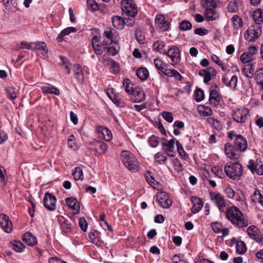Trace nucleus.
<instances>
[{
  "instance_id": "f257e3e1",
  "label": "nucleus",
  "mask_w": 263,
  "mask_h": 263,
  "mask_svg": "<svg viewBox=\"0 0 263 263\" xmlns=\"http://www.w3.org/2000/svg\"><path fill=\"white\" fill-rule=\"evenodd\" d=\"M227 218L235 227L242 228L248 225V220L246 219L242 213L236 207L231 206L226 213Z\"/></svg>"
},
{
  "instance_id": "f03ea898",
  "label": "nucleus",
  "mask_w": 263,
  "mask_h": 263,
  "mask_svg": "<svg viewBox=\"0 0 263 263\" xmlns=\"http://www.w3.org/2000/svg\"><path fill=\"white\" fill-rule=\"evenodd\" d=\"M121 159L124 165L130 171L137 172L139 170L138 162L134 155L129 151H123Z\"/></svg>"
},
{
  "instance_id": "7ed1b4c3",
  "label": "nucleus",
  "mask_w": 263,
  "mask_h": 263,
  "mask_svg": "<svg viewBox=\"0 0 263 263\" xmlns=\"http://www.w3.org/2000/svg\"><path fill=\"white\" fill-rule=\"evenodd\" d=\"M119 34L116 30L111 27H107L104 30L102 37V46L103 48H106V46L111 45L112 44H118L119 42Z\"/></svg>"
},
{
  "instance_id": "20e7f679",
  "label": "nucleus",
  "mask_w": 263,
  "mask_h": 263,
  "mask_svg": "<svg viewBox=\"0 0 263 263\" xmlns=\"http://www.w3.org/2000/svg\"><path fill=\"white\" fill-rule=\"evenodd\" d=\"M224 171L227 176L231 179H238L242 174V167L240 163H227Z\"/></svg>"
},
{
  "instance_id": "39448f33",
  "label": "nucleus",
  "mask_w": 263,
  "mask_h": 263,
  "mask_svg": "<svg viewBox=\"0 0 263 263\" xmlns=\"http://www.w3.org/2000/svg\"><path fill=\"white\" fill-rule=\"evenodd\" d=\"M121 9L126 15L134 17L138 13L137 6L133 0H122Z\"/></svg>"
},
{
  "instance_id": "423d86ee",
  "label": "nucleus",
  "mask_w": 263,
  "mask_h": 263,
  "mask_svg": "<svg viewBox=\"0 0 263 263\" xmlns=\"http://www.w3.org/2000/svg\"><path fill=\"white\" fill-rule=\"evenodd\" d=\"M261 27L260 24H253L245 33L246 40L249 42L255 41L261 35Z\"/></svg>"
},
{
  "instance_id": "0eeeda50",
  "label": "nucleus",
  "mask_w": 263,
  "mask_h": 263,
  "mask_svg": "<svg viewBox=\"0 0 263 263\" xmlns=\"http://www.w3.org/2000/svg\"><path fill=\"white\" fill-rule=\"evenodd\" d=\"M247 232L251 239H254L259 245L263 246V235L256 227L254 226L249 227Z\"/></svg>"
},
{
  "instance_id": "6e6552de",
  "label": "nucleus",
  "mask_w": 263,
  "mask_h": 263,
  "mask_svg": "<svg viewBox=\"0 0 263 263\" xmlns=\"http://www.w3.org/2000/svg\"><path fill=\"white\" fill-rule=\"evenodd\" d=\"M210 197L211 200L216 205L218 209L222 212H224L226 203L223 197L218 193L211 192L210 193Z\"/></svg>"
},
{
  "instance_id": "1a4fd4ad",
  "label": "nucleus",
  "mask_w": 263,
  "mask_h": 263,
  "mask_svg": "<svg viewBox=\"0 0 263 263\" xmlns=\"http://www.w3.org/2000/svg\"><path fill=\"white\" fill-rule=\"evenodd\" d=\"M248 113V110L245 108H237L233 111L232 117L238 123H244Z\"/></svg>"
},
{
  "instance_id": "9d476101",
  "label": "nucleus",
  "mask_w": 263,
  "mask_h": 263,
  "mask_svg": "<svg viewBox=\"0 0 263 263\" xmlns=\"http://www.w3.org/2000/svg\"><path fill=\"white\" fill-rule=\"evenodd\" d=\"M156 197L162 208L166 209L172 205V200L169 198L168 195L166 192H161L158 193L157 194Z\"/></svg>"
},
{
  "instance_id": "9b49d317",
  "label": "nucleus",
  "mask_w": 263,
  "mask_h": 263,
  "mask_svg": "<svg viewBox=\"0 0 263 263\" xmlns=\"http://www.w3.org/2000/svg\"><path fill=\"white\" fill-rule=\"evenodd\" d=\"M90 149L95 151L99 155L105 154L107 150L106 144L100 140H93L90 143Z\"/></svg>"
},
{
  "instance_id": "f8f14e48",
  "label": "nucleus",
  "mask_w": 263,
  "mask_h": 263,
  "mask_svg": "<svg viewBox=\"0 0 263 263\" xmlns=\"http://www.w3.org/2000/svg\"><path fill=\"white\" fill-rule=\"evenodd\" d=\"M57 199L50 193H46L44 197L45 207L49 211H54L55 209Z\"/></svg>"
},
{
  "instance_id": "ddd939ff",
  "label": "nucleus",
  "mask_w": 263,
  "mask_h": 263,
  "mask_svg": "<svg viewBox=\"0 0 263 263\" xmlns=\"http://www.w3.org/2000/svg\"><path fill=\"white\" fill-rule=\"evenodd\" d=\"M234 145L236 149L239 150L240 152L246 151L248 147L247 140L241 135H236Z\"/></svg>"
},
{
  "instance_id": "4468645a",
  "label": "nucleus",
  "mask_w": 263,
  "mask_h": 263,
  "mask_svg": "<svg viewBox=\"0 0 263 263\" xmlns=\"http://www.w3.org/2000/svg\"><path fill=\"white\" fill-rule=\"evenodd\" d=\"M166 54L170 58L174 64H177L180 61V52L179 49L176 46L170 48Z\"/></svg>"
},
{
  "instance_id": "2eb2a0df",
  "label": "nucleus",
  "mask_w": 263,
  "mask_h": 263,
  "mask_svg": "<svg viewBox=\"0 0 263 263\" xmlns=\"http://www.w3.org/2000/svg\"><path fill=\"white\" fill-rule=\"evenodd\" d=\"M98 136L100 138H103L106 141H110L112 139L111 132L106 127L99 126L96 128Z\"/></svg>"
},
{
  "instance_id": "dca6fc26",
  "label": "nucleus",
  "mask_w": 263,
  "mask_h": 263,
  "mask_svg": "<svg viewBox=\"0 0 263 263\" xmlns=\"http://www.w3.org/2000/svg\"><path fill=\"white\" fill-rule=\"evenodd\" d=\"M1 228L8 233H11L13 229L12 221L7 215L4 214H1Z\"/></svg>"
},
{
  "instance_id": "f3484780",
  "label": "nucleus",
  "mask_w": 263,
  "mask_h": 263,
  "mask_svg": "<svg viewBox=\"0 0 263 263\" xmlns=\"http://www.w3.org/2000/svg\"><path fill=\"white\" fill-rule=\"evenodd\" d=\"M216 70L212 67L199 71V74L204 78L203 82L205 83L209 82L212 79V77L216 75Z\"/></svg>"
},
{
  "instance_id": "a211bd4d",
  "label": "nucleus",
  "mask_w": 263,
  "mask_h": 263,
  "mask_svg": "<svg viewBox=\"0 0 263 263\" xmlns=\"http://www.w3.org/2000/svg\"><path fill=\"white\" fill-rule=\"evenodd\" d=\"M156 26L162 31H166L170 27V23L165 21V18L162 14L157 15L155 18Z\"/></svg>"
},
{
  "instance_id": "6ab92c4d",
  "label": "nucleus",
  "mask_w": 263,
  "mask_h": 263,
  "mask_svg": "<svg viewBox=\"0 0 263 263\" xmlns=\"http://www.w3.org/2000/svg\"><path fill=\"white\" fill-rule=\"evenodd\" d=\"M247 167L253 173L258 175H263V167L261 164L254 163V161L251 160L247 164Z\"/></svg>"
},
{
  "instance_id": "aec40b11",
  "label": "nucleus",
  "mask_w": 263,
  "mask_h": 263,
  "mask_svg": "<svg viewBox=\"0 0 263 263\" xmlns=\"http://www.w3.org/2000/svg\"><path fill=\"white\" fill-rule=\"evenodd\" d=\"M131 95H132V100L135 102H141L145 98V94L143 90L139 87H135Z\"/></svg>"
},
{
  "instance_id": "412c9836",
  "label": "nucleus",
  "mask_w": 263,
  "mask_h": 263,
  "mask_svg": "<svg viewBox=\"0 0 263 263\" xmlns=\"http://www.w3.org/2000/svg\"><path fill=\"white\" fill-rule=\"evenodd\" d=\"M237 77L233 75L230 77L229 74H226L222 78L223 82L227 86L235 88L237 83Z\"/></svg>"
},
{
  "instance_id": "4be33fe9",
  "label": "nucleus",
  "mask_w": 263,
  "mask_h": 263,
  "mask_svg": "<svg viewBox=\"0 0 263 263\" xmlns=\"http://www.w3.org/2000/svg\"><path fill=\"white\" fill-rule=\"evenodd\" d=\"M191 201L193 203V206L191 209L192 212L193 214H196L202 208L203 203L199 198L195 197L191 198Z\"/></svg>"
},
{
  "instance_id": "5701e85b",
  "label": "nucleus",
  "mask_w": 263,
  "mask_h": 263,
  "mask_svg": "<svg viewBox=\"0 0 263 263\" xmlns=\"http://www.w3.org/2000/svg\"><path fill=\"white\" fill-rule=\"evenodd\" d=\"M32 45V49L41 51V53L44 57H47L48 51L47 49V46L44 42H37L36 43H33Z\"/></svg>"
},
{
  "instance_id": "b1692460",
  "label": "nucleus",
  "mask_w": 263,
  "mask_h": 263,
  "mask_svg": "<svg viewBox=\"0 0 263 263\" xmlns=\"http://www.w3.org/2000/svg\"><path fill=\"white\" fill-rule=\"evenodd\" d=\"M224 152L227 157L231 159H237L238 158V155L236 154L234 147L230 143H226Z\"/></svg>"
},
{
  "instance_id": "393cba45",
  "label": "nucleus",
  "mask_w": 263,
  "mask_h": 263,
  "mask_svg": "<svg viewBox=\"0 0 263 263\" xmlns=\"http://www.w3.org/2000/svg\"><path fill=\"white\" fill-rule=\"evenodd\" d=\"M23 241L28 246H33L37 243V239L30 232H27L23 236Z\"/></svg>"
},
{
  "instance_id": "a878e982",
  "label": "nucleus",
  "mask_w": 263,
  "mask_h": 263,
  "mask_svg": "<svg viewBox=\"0 0 263 263\" xmlns=\"http://www.w3.org/2000/svg\"><path fill=\"white\" fill-rule=\"evenodd\" d=\"M99 42L100 39L97 36L95 35L92 38V46L95 52L98 55H101L103 52V50Z\"/></svg>"
},
{
  "instance_id": "bb28decb",
  "label": "nucleus",
  "mask_w": 263,
  "mask_h": 263,
  "mask_svg": "<svg viewBox=\"0 0 263 263\" xmlns=\"http://www.w3.org/2000/svg\"><path fill=\"white\" fill-rule=\"evenodd\" d=\"M111 21L115 28L123 29L124 25L126 24L128 21L126 22L125 20H123L120 16H113L111 18Z\"/></svg>"
},
{
  "instance_id": "cd10ccee",
  "label": "nucleus",
  "mask_w": 263,
  "mask_h": 263,
  "mask_svg": "<svg viewBox=\"0 0 263 263\" xmlns=\"http://www.w3.org/2000/svg\"><path fill=\"white\" fill-rule=\"evenodd\" d=\"M220 98L218 91L215 89H212L210 93L209 102L214 106H217L220 103Z\"/></svg>"
},
{
  "instance_id": "c85d7f7f",
  "label": "nucleus",
  "mask_w": 263,
  "mask_h": 263,
  "mask_svg": "<svg viewBox=\"0 0 263 263\" xmlns=\"http://www.w3.org/2000/svg\"><path fill=\"white\" fill-rule=\"evenodd\" d=\"M61 223V229L64 233H68L72 230V227L71 222L67 219L62 217L59 218Z\"/></svg>"
},
{
  "instance_id": "c756f323",
  "label": "nucleus",
  "mask_w": 263,
  "mask_h": 263,
  "mask_svg": "<svg viewBox=\"0 0 263 263\" xmlns=\"http://www.w3.org/2000/svg\"><path fill=\"white\" fill-rule=\"evenodd\" d=\"M162 72L166 76L170 77H173L178 81L181 80L182 78V76L175 69H167L165 67Z\"/></svg>"
},
{
  "instance_id": "7c9ffc66",
  "label": "nucleus",
  "mask_w": 263,
  "mask_h": 263,
  "mask_svg": "<svg viewBox=\"0 0 263 263\" xmlns=\"http://www.w3.org/2000/svg\"><path fill=\"white\" fill-rule=\"evenodd\" d=\"M41 89L44 93H50L57 96H59L60 94L59 89L51 85H45L42 87Z\"/></svg>"
},
{
  "instance_id": "2f4dec72",
  "label": "nucleus",
  "mask_w": 263,
  "mask_h": 263,
  "mask_svg": "<svg viewBox=\"0 0 263 263\" xmlns=\"http://www.w3.org/2000/svg\"><path fill=\"white\" fill-rule=\"evenodd\" d=\"M74 77L78 82L82 83L84 79V75L82 72L81 66L79 64H76L73 66Z\"/></svg>"
},
{
  "instance_id": "473e14b6",
  "label": "nucleus",
  "mask_w": 263,
  "mask_h": 263,
  "mask_svg": "<svg viewBox=\"0 0 263 263\" xmlns=\"http://www.w3.org/2000/svg\"><path fill=\"white\" fill-rule=\"evenodd\" d=\"M65 202L67 206L70 209L78 211H79L80 204L76 198L72 197L67 198Z\"/></svg>"
},
{
  "instance_id": "72a5a7b5",
  "label": "nucleus",
  "mask_w": 263,
  "mask_h": 263,
  "mask_svg": "<svg viewBox=\"0 0 263 263\" xmlns=\"http://www.w3.org/2000/svg\"><path fill=\"white\" fill-rule=\"evenodd\" d=\"M254 78L256 83L259 84L263 90V68H258L255 72Z\"/></svg>"
},
{
  "instance_id": "f704fd0d",
  "label": "nucleus",
  "mask_w": 263,
  "mask_h": 263,
  "mask_svg": "<svg viewBox=\"0 0 263 263\" xmlns=\"http://www.w3.org/2000/svg\"><path fill=\"white\" fill-rule=\"evenodd\" d=\"M242 72L247 78H253L255 74L253 65L249 64L245 65L242 68Z\"/></svg>"
},
{
  "instance_id": "c9c22d12",
  "label": "nucleus",
  "mask_w": 263,
  "mask_h": 263,
  "mask_svg": "<svg viewBox=\"0 0 263 263\" xmlns=\"http://www.w3.org/2000/svg\"><path fill=\"white\" fill-rule=\"evenodd\" d=\"M165 46V43L160 41H156L153 45V48L155 50L163 54H166V50L164 49Z\"/></svg>"
},
{
  "instance_id": "e433bc0d",
  "label": "nucleus",
  "mask_w": 263,
  "mask_h": 263,
  "mask_svg": "<svg viewBox=\"0 0 263 263\" xmlns=\"http://www.w3.org/2000/svg\"><path fill=\"white\" fill-rule=\"evenodd\" d=\"M199 114L203 117H208L212 115L213 111L210 107L205 105H200L198 108Z\"/></svg>"
},
{
  "instance_id": "4c0bfd02",
  "label": "nucleus",
  "mask_w": 263,
  "mask_h": 263,
  "mask_svg": "<svg viewBox=\"0 0 263 263\" xmlns=\"http://www.w3.org/2000/svg\"><path fill=\"white\" fill-rule=\"evenodd\" d=\"M254 24H260L263 21V11L260 9L255 10L252 14Z\"/></svg>"
},
{
  "instance_id": "58836bf2",
  "label": "nucleus",
  "mask_w": 263,
  "mask_h": 263,
  "mask_svg": "<svg viewBox=\"0 0 263 263\" xmlns=\"http://www.w3.org/2000/svg\"><path fill=\"white\" fill-rule=\"evenodd\" d=\"M138 77L142 81L146 80L149 76V72L146 68H139L137 70Z\"/></svg>"
},
{
  "instance_id": "ea45409f",
  "label": "nucleus",
  "mask_w": 263,
  "mask_h": 263,
  "mask_svg": "<svg viewBox=\"0 0 263 263\" xmlns=\"http://www.w3.org/2000/svg\"><path fill=\"white\" fill-rule=\"evenodd\" d=\"M18 90L13 86H9L6 89L7 97L13 100L16 98Z\"/></svg>"
},
{
  "instance_id": "a19ab883",
  "label": "nucleus",
  "mask_w": 263,
  "mask_h": 263,
  "mask_svg": "<svg viewBox=\"0 0 263 263\" xmlns=\"http://www.w3.org/2000/svg\"><path fill=\"white\" fill-rule=\"evenodd\" d=\"M232 24L235 30H239L242 26L241 18L237 15H234L232 18Z\"/></svg>"
},
{
  "instance_id": "79ce46f5",
  "label": "nucleus",
  "mask_w": 263,
  "mask_h": 263,
  "mask_svg": "<svg viewBox=\"0 0 263 263\" xmlns=\"http://www.w3.org/2000/svg\"><path fill=\"white\" fill-rule=\"evenodd\" d=\"M175 142V139H172L169 141H167V142L162 143V145L163 146V149L165 151L173 152L174 149Z\"/></svg>"
},
{
  "instance_id": "37998d69",
  "label": "nucleus",
  "mask_w": 263,
  "mask_h": 263,
  "mask_svg": "<svg viewBox=\"0 0 263 263\" xmlns=\"http://www.w3.org/2000/svg\"><path fill=\"white\" fill-rule=\"evenodd\" d=\"M107 95L112 102L118 107H124L125 106V103L118 99L113 93L110 94L107 92Z\"/></svg>"
},
{
  "instance_id": "c03bdc74",
  "label": "nucleus",
  "mask_w": 263,
  "mask_h": 263,
  "mask_svg": "<svg viewBox=\"0 0 263 263\" xmlns=\"http://www.w3.org/2000/svg\"><path fill=\"white\" fill-rule=\"evenodd\" d=\"M13 250L17 252H22L25 248V245L21 241L15 240L11 243Z\"/></svg>"
},
{
  "instance_id": "a18cd8bd",
  "label": "nucleus",
  "mask_w": 263,
  "mask_h": 263,
  "mask_svg": "<svg viewBox=\"0 0 263 263\" xmlns=\"http://www.w3.org/2000/svg\"><path fill=\"white\" fill-rule=\"evenodd\" d=\"M72 175L75 180L83 179V172L81 167H76L72 172Z\"/></svg>"
},
{
  "instance_id": "49530a36",
  "label": "nucleus",
  "mask_w": 263,
  "mask_h": 263,
  "mask_svg": "<svg viewBox=\"0 0 263 263\" xmlns=\"http://www.w3.org/2000/svg\"><path fill=\"white\" fill-rule=\"evenodd\" d=\"M206 122L210 125H212L213 127L217 130H220L222 128V125L220 122L214 118H208L206 120Z\"/></svg>"
},
{
  "instance_id": "de8ad7c7",
  "label": "nucleus",
  "mask_w": 263,
  "mask_h": 263,
  "mask_svg": "<svg viewBox=\"0 0 263 263\" xmlns=\"http://www.w3.org/2000/svg\"><path fill=\"white\" fill-rule=\"evenodd\" d=\"M252 200L256 202L259 201L263 206V195L260 193L259 190H255L252 197Z\"/></svg>"
},
{
  "instance_id": "09e8293b",
  "label": "nucleus",
  "mask_w": 263,
  "mask_h": 263,
  "mask_svg": "<svg viewBox=\"0 0 263 263\" xmlns=\"http://www.w3.org/2000/svg\"><path fill=\"white\" fill-rule=\"evenodd\" d=\"M253 60L254 58L248 52L242 53L240 57V60L244 64L250 63Z\"/></svg>"
},
{
  "instance_id": "8fccbe9b",
  "label": "nucleus",
  "mask_w": 263,
  "mask_h": 263,
  "mask_svg": "<svg viewBox=\"0 0 263 263\" xmlns=\"http://www.w3.org/2000/svg\"><path fill=\"white\" fill-rule=\"evenodd\" d=\"M179 27L182 31L191 30L192 28V24L188 21H182L179 24Z\"/></svg>"
},
{
  "instance_id": "3c124183",
  "label": "nucleus",
  "mask_w": 263,
  "mask_h": 263,
  "mask_svg": "<svg viewBox=\"0 0 263 263\" xmlns=\"http://www.w3.org/2000/svg\"><path fill=\"white\" fill-rule=\"evenodd\" d=\"M201 4L204 8L213 7L215 8L216 4L214 0H201Z\"/></svg>"
},
{
  "instance_id": "603ef678",
  "label": "nucleus",
  "mask_w": 263,
  "mask_h": 263,
  "mask_svg": "<svg viewBox=\"0 0 263 263\" xmlns=\"http://www.w3.org/2000/svg\"><path fill=\"white\" fill-rule=\"evenodd\" d=\"M211 58H212V61L214 62H215L216 64L218 65L222 70L224 71V70H226V69H227L226 66L224 65V64H223L221 62L218 56H217L215 54H213L211 56Z\"/></svg>"
},
{
  "instance_id": "864d4df0",
  "label": "nucleus",
  "mask_w": 263,
  "mask_h": 263,
  "mask_svg": "<svg viewBox=\"0 0 263 263\" xmlns=\"http://www.w3.org/2000/svg\"><path fill=\"white\" fill-rule=\"evenodd\" d=\"M205 15L208 20H213L214 16V9L213 7L205 8Z\"/></svg>"
},
{
  "instance_id": "5fc2aeb1",
  "label": "nucleus",
  "mask_w": 263,
  "mask_h": 263,
  "mask_svg": "<svg viewBox=\"0 0 263 263\" xmlns=\"http://www.w3.org/2000/svg\"><path fill=\"white\" fill-rule=\"evenodd\" d=\"M176 144L177 148V151L180 156L184 159L187 158L186 153L184 151L182 145L180 143V142L178 141H177Z\"/></svg>"
},
{
  "instance_id": "6e6d98bb",
  "label": "nucleus",
  "mask_w": 263,
  "mask_h": 263,
  "mask_svg": "<svg viewBox=\"0 0 263 263\" xmlns=\"http://www.w3.org/2000/svg\"><path fill=\"white\" fill-rule=\"evenodd\" d=\"M236 250L239 254H243L247 251V248L245 243L241 241L236 243Z\"/></svg>"
},
{
  "instance_id": "4d7b16f0",
  "label": "nucleus",
  "mask_w": 263,
  "mask_h": 263,
  "mask_svg": "<svg viewBox=\"0 0 263 263\" xmlns=\"http://www.w3.org/2000/svg\"><path fill=\"white\" fill-rule=\"evenodd\" d=\"M195 100L197 102H200L203 100L204 95L203 91L201 89H197L195 91Z\"/></svg>"
},
{
  "instance_id": "13d9d810",
  "label": "nucleus",
  "mask_w": 263,
  "mask_h": 263,
  "mask_svg": "<svg viewBox=\"0 0 263 263\" xmlns=\"http://www.w3.org/2000/svg\"><path fill=\"white\" fill-rule=\"evenodd\" d=\"M212 230L215 233H219L221 232L223 228L222 224L218 222H215L211 223Z\"/></svg>"
},
{
  "instance_id": "bf43d9fd",
  "label": "nucleus",
  "mask_w": 263,
  "mask_h": 263,
  "mask_svg": "<svg viewBox=\"0 0 263 263\" xmlns=\"http://www.w3.org/2000/svg\"><path fill=\"white\" fill-rule=\"evenodd\" d=\"M155 160L159 163H165L167 157L161 153H158L155 156Z\"/></svg>"
},
{
  "instance_id": "052dcab7",
  "label": "nucleus",
  "mask_w": 263,
  "mask_h": 263,
  "mask_svg": "<svg viewBox=\"0 0 263 263\" xmlns=\"http://www.w3.org/2000/svg\"><path fill=\"white\" fill-rule=\"evenodd\" d=\"M154 62L155 67L160 71L162 72L165 68V65L162 61L159 59H156L154 60Z\"/></svg>"
},
{
  "instance_id": "680f3d73",
  "label": "nucleus",
  "mask_w": 263,
  "mask_h": 263,
  "mask_svg": "<svg viewBox=\"0 0 263 263\" xmlns=\"http://www.w3.org/2000/svg\"><path fill=\"white\" fill-rule=\"evenodd\" d=\"M89 238L92 243L97 244L99 242L98 232L97 231L91 232L89 233Z\"/></svg>"
},
{
  "instance_id": "e2e57ef3",
  "label": "nucleus",
  "mask_w": 263,
  "mask_h": 263,
  "mask_svg": "<svg viewBox=\"0 0 263 263\" xmlns=\"http://www.w3.org/2000/svg\"><path fill=\"white\" fill-rule=\"evenodd\" d=\"M101 62L105 66H110L111 64L116 65V62L115 61L105 55L103 56Z\"/></svg>"
},
{
  "instance_id": "0e129e2a",
  "label": "nucleus",
  "mask_w": 263,
  "mask_h": 263,
  "mask_svg": "<svg viewBox=\"0 0 263 263\" xmlns=\"http://www.w3.org/2000/svg\"><path fill=\"white\" fill-rule=\"evenodd\" d=\"M129 80L128 79L124 80L123 85L125 87V91L127 93L131 95L134 88L132 86V85H130L129 83Z\"/></svg>"
},
{
  "instance_id": "69168bd1",
  "label": "nucleus",
  "mask_w": 263,
  "mask_h": 263,
  "mask_svg": "<svg viewBox=\"0 0 263 263\" xmlns=\"http://www.w3.org/2000/svg\"><path fill=\"white\" fill-rule=\"evenodd\" d=\"M174 167V169L177 172H181L183 171L182 164L180 160L176 159L173 160Z\"/></svg>"
},
{
  "instance_id": "338daca9",
  "label": "nucleus",
  "mask_w": 263,
  "mask_h": 263,
  "mask_svg": "<svg viewBox=\"0 0 263 263\" xmlns=\"http://www.w3.org/2000/svg\"><path fill=\"white\" fill-rule=\"evenodd\" d=\"M162 115L164 119L168 122L171 123L173 122L174 118L172 112L168 111H163Z\"/></svg>"
},
{
  "instance_id": "774afa93",
  "label": "nucleus",
  "mask_w": 263,
  "mask_h": 263,
  "mask_svg": "<svg viewBox=\"0 0 263 263\" xmlns=\"http://www.w3.org/2000/svg\"><path fill=\"white\" fill-rule=\"evenodd\" d=\"M211 172L220 178L223 175L222 170L219 166L213 167L211 168Z\"/></svg>"
}]
</instances>
